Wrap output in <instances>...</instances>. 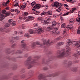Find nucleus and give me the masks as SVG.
<instances>
[{
	"label": "nucleus",
	"mask_w": 80,
	"mask_h": 80,
	"mask_svg": "<svg viewBox=\"0 0 80 80\" xmlns=\"http://www.w3.org/2000/svg\"><path fill=\"white\" fill-rule=\"evenodd\" d=\"M54 77V76H53V74H50L48 75V77Z\"/></svg>",
	"instance_id": "46"
},
{
	"label": "nucleus",
	"mask_w": 80,
	"mask_h": 80,
	"mask_svg": "<svg viewBox=\"0 0 80 80\" xmlns=\"http://www.w3.org/2000/svg\"><path fill=\"white\" fill-rule=\"evenodd\" d=\"M64 6H65V7L66 8L68 7V5H67V4H65Z\"/></svg>",
	"instance_id": "56"
},
{
	"label": "nucleus",
	"mask_w": 80,
	"mask_h": 80,
	"mask_svg": "<svg viewBox=\"0 0 80 80\" xmlns=\"http://www.w3.org/2000/svg\"><path fill=\"white\" fill-rule=\"evenodd\" d=\"M20 46H21V48H25V47H26V44L22 43L21 45Z\"/></svg>",
	"instance_id": "13"
},
{
	"label": "nucleus",
	"mask_w": 80,
	"mask_h": 80,
	"mask_svg": "<svg viewBox=\"0 0 80 80\" xmlns=\"http://www.w3.org/2000/svg\"><path fill=\"white\" fill-rule=\"evenodd\" d=\"M52 27L53 26H55L56 25V24H57V22H56L55 21H54L53 22H52Z\"/></svg>",
	"instance_id": "21"
},
{
	"label": "nucleus",
	"mask_w": 80,
	"mask_h": 80,
	"mask_svg": "<svg viewBox=\"0 0 80 80\" xmlns=\"http://www.w3.org/2000/svg\"><path fill=\"white\" fill-rule=\"evenodd\" d=\"M77 52V53L78 55H80V52L78 51Z\"/></svg>",
	"instance_id": "48"
},
{
	"label": "nucleus",
	"mask_w": 80,
	"mask_h": 80,
	"mask_svg": "<svg viewBox=\"0 0 80 80\" xmlns=\"http://www.w3.org/2000/svg\"><path fill=\"white\" fill-rule=\"evenodd\" d=\"M46 12H43V13H41V15H45V14H46Z\"/></svg>",
	"instance_id": "40"
},
{
	"label": "nucleus",
	"mask_w": 80,
	"mask_h": 80,
	"mask_svg": "<svg viewBox=\"0 0 80 80\" xmlns=\"http://www.w3.org/2000/svg\"><path fill=\"white\" fill-rule=\"evenodd\" d=\"M13 21V19H10L8 20V22L9 23H11Z\"/></svg>",
	"instance_id": "42"
},
{
	"label": "nucleus",
	"mask_w": 80,
	"mask_h": 80,
	"mask_svg": "<svg viewBox=\"0 0 80 80\" xmlns=\"http://www.w3.org/2000/svg\"><path fill=\"white\" fill-rule=\"evenodd\" d=\"M48 69V68H43V70H47Z\"/></svg>",
	"instance_id": "45"
},
{
	"label": "nucleus",
	"mask_w": 80,
	"mask_h": 80,
	"mask_svg": "<svg viewBox=\"0 0 80 80\" xmlns=\"http://www.w3.org/2000/svg\"><path fill=\"white\" fill-rule=\"evenodd\" d=\"M35 63V60H31V58L29 57L28 58V60L24 62V64L26 66L28 67V69H30L33 67L31 64L32 63Z\"/></svg>",
	"instance_id": "2"
},
{
	"label": "nucleus",
	"mask_w": 80,
	"mask_h": 80,
	"mask_svg": "<svg viewBox=\"0 0 80 80\" xmlns=\"http://www.w3.org/2000/svg\"><path fill=\"white\" fill-rule=\"evenodd\" d=\"M64 44V42H59L58 43V45H59V46H61V45H63Z\"/></svg>",
	"instance_id": "30"
},
{
	"label": "nucleus",
	"mask_w": 80,
	"mask_h": 80,
	"mask_svg": "<svg viewBox=\"0 0 80 80\" xmlns=\"http://www.w3.org/2000/svg\"><path fill=\"white\" fill-rule=\"evenodd\" d=\"M70 47H66V53L65 52V50L62 49V51H61V52L57 56V57H58V58H62L64 57H68V56L70 54Z\"/></svg>",
	"instance_id": "1"
},
{
	"label": "nucleus",
	"mask_w": 80,
	"mask_h": 80,
	"mask_svg": "<svg viewBox=\"0 0 80 80\" xmlns=\"http://www.w3.org/2000/svg\"><path fill=\"white\" fill-rule=\"evenodd\" d=\"M78 16H80V11H79L78 12Z\"/></svg>",
	"instance_id": "58"
},
{
	"label": "nucleus",
	"mask_w": 80,
	"mask_h": 80,
	"mask_svg": "<svg viewBox=\"0 0 80 80\" xmlns=\"http://www.w3.org/2000/svg\"><path fill=\"white\" fill-rule=\"evenodd\" d=\"M15 45H16V44H14L11 46V47L12 48H14Z\"/></svg>",
	"instance_id": "41"
},
{
	"label": "nucleus",
	"mask_w": 80,
	"mask_h": 80,
	"mask_svg": "<svg viewBox=\"0 0 80 80\" xmlns=\"http://www.w3.org/2000/svg\"><path fill=\"white\" fill-rule=\"evenodd\" d=\"M5 27H10V24H8V23H6Z\"/></svg>",
	"instance_id": "35"
},
{
	"label": "nucleus",
	"mask_w": 80,
	"mask_h": 80,
	"mask_svg": "<svg viewBox=\"0 0 80 80\" xmlns=\"http://www.w3.org/2000/svg\"><path fill=\"white\" fill-rule=\"evenodd\" d=\"M15 11H14V9H11V12H14Z\"/></svg>",
	"instance_id": "54"
},
{
	"label": "nucleus",
	"mask_w": 80,
	"mask_h": 80,
	"mask_svg": "<svg viewBox=\"0 0 80 80\" xmlns=\"http://www.w3.org/2000/svg\"><path fill=\"white\" fill-rule=\"evenodd\" d=\"M5 2H3L2 4V5L3 6V5H5Z\"/></svg>",
	"instance_id": "53"
},
{
	"label": "nucleus",
	"mask_w": 80,
	"mask_h": 80,
	"mask_svg": "<svg viewBox=\"0 0 80 80\" xmlns=\"http://www.w3.org/2000/svg\"><path fill=\"white\" fill-rule=\"evenodd\" d=\"M35 45H36L35 44V43H32V48H33V47H35Z\"/></svg>",
	"instance_id": "36"
},
{
	"label": "nucleus",
	"mask_w": 80,
	"mask_h": 80,
	"mask_svg": "<svg viewBox=\"0 0 80 80\" xmlns=\"http://www.w3.org/2000/svg\"><path fill=\"white\" fill-rule=\"evenodd\" d=\"M77 34H78V35H80V30H79V29H77Z\"/></svg>",
	"instance_id": "31"
},
{
	"label": "nucleus",
	"mask_w": 80,
	"mask_h": 80,
	"mask_svg": "<svg viewBox=\"0 0 80 80\" xmlns=\"http://www.w3.org/2000/svg\"><path fill=\"white\" fill-rule=\"evenodd\" d=\"M66 32H67V30H66V29H65L63 31V33H66Z\"/></svg>",
	"instance_id": "51"
},
{
	"label": "nucleus",
	"mask_w": 80,
	"mask_h": 80,
	"mask_svg": "<svg viewBox=\"0 0 80 80\" xmlns=\"http://www.w3.org/2000/svg\"><path fill=\"white\" fill-rule=\"evenodd\" d=\"M68 13H69V12H67L66 13H64L62 15V16H65V15H68Z\"/></svg>",
	"instance_id": "37"
},
{
	"label": "nucleus",
	"mask_w": 80,
	"mask_h": 80,
	"mask_svg": "<svg viewBox=\"0 0 80 80\" xmlns=\"http://www.w3.org/2000/svg\"><path fill=\"white\" fill-rule=\"evenodd\" d=\"M60 18H61V20H63V18L62 16L60 17Z\"/></svg>",
	"instance_id": "49"
},
{
	"label": "nucleus",
	"mask_w": 80,
	"mask_h": 80,
	"mask_svg": "<svg viewBox=\"0 0 80 80\" xmlns=\"http://www.w3.org/2000/svg\"><path fill=\"white\" fill-rule=\"evenodd\" d=\"M12 38L13 40H19V38L17 36L13 37Z\"/></svg>",
	"instance_id": "18"
},
{
	"label": "nucleus",
	"mask_w": 80,
	"mask_h": 80,
	"mask_svg": "<svg viewBox=\"0 0 80 80\" xmlns=\"http://www.w3.org/2000/svg\"><path fill=\"white\" fill-rule=\"evenodd\" d=\"M46 18L47 19V23H49V22H47V21H49V20H50V17H48Z\"/></svg>",
	"instance_id": "23"
},
{
	"label": "nucleus",
	"mask_w": 80,
	"mask_h": 80,
	"mask_svg": "<svg viewBox=\"0 0 80 80\" xmlns=\"http://www.w3.org/2000/svg\"><path fill=\"white\" fill-rule=\"evenodd\" d=\"M61 39H62V37H59L56 38V40L58 41V40H61Z\"/></svg>",
	"instance_id": "24"
},
{
	"label": "nucleus",
	"mask_w": 80,
	"mask_h": 80,
	"mask_svg": "<svg viewBox=\"0 0 80 80\" xmlns=\"http://www.w3.org/2000/svg\"><path fill=\"white\" fill-rule=\"evenodd\" d=\"M16 54H20L21 53H22V51H20V50H18L17 51V52H16Z\"/></svg>",
	"instance_id": "12"
},
{
	"label": "nucleus",
	"mask_w": 80,
	"mask_h": 80,
	"mask_svg": "<svg viewBox=\"0 0 80 80\" xmlns=\"http://www.w3.org/2000/svg\"><path fill=\"white\" fill-rule=\"evenodd\" d=\"M9 2H10V1H9V0H8L6 2L4 6L6 7L7 5V4H8V3H9Z\"/></svg>",
	"instance_id": "25"
},
{
	"label": "nucleus",
	"mask_w": 80,
	"mask_h": 80,
	"mask_svg": "<svg viewBox=\"0 0 80 80\" xmlns=\"http://www.w3.org/2000/svg\"><path fill=\"white\" fill-rule=\"evenodd\" d=\"M17 21L18 22H20V20H19V19H18V20H17Z\"/></svg>",
	"instance_id": "60"
},
{
	"label": "nucleus",
	"mask_w": 80,
	"mask_h": 80,
	"mask_svg": "<svg viewBox=\"0 0 80 80\" xmlns=\"http://www.w3.org/2000/svg\"><path fill=\"white\" fill-rule=\"evenodd\" d=\"M52 6V7H55L57 8H56V11L57 12H60V11H59V10L61 11V7H62V4L61 3H58V2H55L54 3V5L53 4Z\"/></svg>",
	"instance_id": "5"
},
{
	"label": "nucleus",
	"mask_w": 80,
	"mask_h": 80,
	"mask_svg": "<svg viewBox=\"0 0 80 80\" xmlns=\"http://www.w3.org/2000/svg\"><path fill=\"white\" fill-rule=\"evenodd\" d=\"M14 7H18V2L15 4L14 5Z\"/></svg>",
	"instance_id": "43"
},
{
	"label": "nucleus",
	"mask_w": 80,
	"mask_h": 80,
	"mask_svg": "<svg viewBox=\"0 0 80 80\" xmlns=\"http://www.w3.org/2000/svg\"><path fill=\"white\" fill-rule=\"evenodd\" d=\"M26 6H27V5H26V4L24 3L22 5V6H21L20 7V9H24V8H25V7H26Z\"/></svg>",
	"instance_id": "10"
},
{
	"label": "nucleus",
	"mask_w": 80,
	"mask_h": 80,
	"mask_svg": "<svg viewBox=\"0 0 80 80\" xmlns=\"http://www.w3.org/2000/svg\"><path fill=\"white\" fill-rule=\"evenodd\" d=\"M14 33L15 34H17V31H16L14 32Z\"/></svg>",
	"instance_id": "63"
},
{
	"label": "nucleus",
	"mask_w": 80,
	"mask_h": 80,
	"mask_svg": "<svg viewBox=\"0 0 80 80\" xmlns=\"http://www.w3.org/2000/svg\"><path fill=\"white\" fill-rule=\"evenodd\" d=\"M43 32V29L41 28H38L34 31L32 29H30L28 32L30 34H33V33L40 34Z\"/></svg>",
	"instance_id": "4"
},
{
	"label": "nucleus",
	"mask_w": 80,
	"mask_h": 80,
	"mask_svg": "<svg viewBox=\"0 0 80 80\" xmlns=\"http://www.w3.org/2000/svg\"><path fill=\"white\" fill-rule=\"evenodd\" d=\"M53 28V27L52 26H49L47 28V30L50 31V30H52V29Z\"/></svg>",
	"instance_id": "8"
},
{
	"label": "nucleus",
	"mask_w": 80,
	"mask_h": 80,
	"mask_svg": "<svg viewBox=\"0 0 80 80\" xmlns=\"http://www.w3.org/2000/svg\"><path fill=\"white\" fill-rule=\"evenodd\" d=\"M28 18L29 20H33V19H34V18H33V17L30 16H28Z\"/></svg>",
	"instance_id": "20"
},
{
	"label": "nucleus",
	"mask_w": 80,
	"mask_h": 80,
	"mask_svg": "<svg viewBox=\"0 0 80 80\" xmlns=\"http://www.w3.org/2000/svg\"><path fill=\"white\" fill-rule=\"evenodd\" d=\"M15 12H16V13H20V11L17 9H15Z\"/></svg>",
	"instance_id": "28"
},
{
	"label": "nucleus",
	"mask_w": 80,
	"mask_h": 80,
	"mask_svg": "<svg viewBox=\"0 0 80 80\" xmlns=\"http://www.w3.org/2000/svg\"><path fill=\"white\" fill-rule=\"evenodd\" d=\"M61 28H65L66 27V24L65 23L62 24L61 26Z\"/></svg>",
	"instance_id": "19"
},
{
	"label": "nucleus",
	"mask_w": 80,
	"mask_h": 80,
	"mask_svg": "<svg viewBox=\"0 0 80 80\" xmlns=\"http://www.w3.org/2000/svg\"><path fill=\"white\" fill-rule=\"evenodd\" d=\"M58 28H56L55 29V31H54V33L55 34H57V35H58V34H59L60 32H58Z\"/></svg>",
	"instance_id": "9"
},
{
	"label": "nucleus",
	"mask_w": 80,
	"mask_h": 80,
	"mask_svg": "<svg viewBox=\"0 0 80 80\" xmlns=\"http://www.w3.org/2000/svg\"><path fill=\"white\" fill-rule=\"evenodd\" d=\"M2 13L4 14L5 15L0 13V21H2V20L4 19L5 17L9 16L10 14V12H9V13H8L5 10H2Z\"/></svg>",
	"instance_id": "3"
},
{
	"label": "nucleus",
	"mask_w": 80,
	"mask_h": 80,
	"mask_svg": "<svg viewBox=\"0 0 80 80\" xmlns=\"http://www.w3.org/2000/svg\"><path fill=\"white\" fill-rule=\"evenodd\" d=\"M72 62H70V61L68 62V65H72Z\"/></svg>",
	"instance_id": "38"
},
{
	"label": "nucleus",
	"mask_w": 80,
	"mask_h": 80,
	"mask_svg": "<svg viewBox=\"0 0 80 80\" xmlns=\"http://www.w3.org/2000/svg\"><path fill=\"white\" fill-rule=\"evenodd\" d=\"M76 70H77V69L75 68H74L73 69V71H76Z\"/></svg>",
	"instance_id": "61"
},
{
	"label": "nucleus",
	"mask_w": 80,
	"mask_h": 80,
	"mask_svg": "<svg viewBox=\"0 0 80 80\" xmlns=\"http://www.w3.org/2000/svg\"><path fill=\"white\" fill-rule=\"evenodd\" d=\"M24 37H27V38H30V37H31V36L29 35V34L28 33H26L24 35Z\"/></svg>",
	"instance_id": "11"
},
{
	"label": "nucleus",
	"mask_w": 80,
	"mask_h": 80,
	"mask_svg": "<svg viewBox=\"0 0 80 80\" xmlns=\"http://www.w3.org/2000/svg\"><path fill=\"white\" fill-rule=\"evenodd\" d=\"M42 23H43V25H45V23H47V21H45V20H42L41 21Z\"/></svg>",
	"instance_id": "15"
},
{
	"label": "nucleus",
	"mask_w": 80,
	"mask_h": 80,
	"mask_svg": "<svg viewBox=\"0 0 80 80\" xmlns=\"http://www.w3.org/2000/svg\"><path fill=\"white\" fill-rule=\"evenodd\" d=\"M76 21L78 22H80V16H78V18L76 19Z\"/></svg>",
	"instance_id": "17"
},
{
	"label": "nucleus",
	"mask_w": 80,
	"mask_h": 80,
	"mask_svg": "<svg viewBox=\"0 0 80 80\" xmlns=\"http://www.w3.org/2000/svg\"><path fill=\"white\" fill-rule=\"evenodd\" d=\"M12 26H15L16 25V22H13L12 23Z\"/></svg>",
	"instance_id": "26"
},
{
	"label": "nucleus",
	"mask_w": 80,
	"mask_h": 80,
	"mask_svg": "<svg viewBox=\"0 0 80 80\" xmlns=\"http://www.w3.org/2000/svg\"><path fill=\"white\" fill-rule=\"evenodd\" d=\"M47 43V42H46V41H44V42L43 43V45H45V43Z\"/></svg>",
	"instance_id": "57"
},
{
	"label": "nucleus",
	"mask_w": 80,
	"mask_h": 80,
	"mask_svg": "<svg viewBox=\"0 0 80 80\" xmlns=\"http://www.w3.org/2000/svg\"><path fill=\"white\" fill-rule=\"evenodd\" d=\"M24 41H25L24 40H22L21 41V43H24Z\"/></svg>",
	"instance_id": "62"
},
{
	"label": "nucleus",
	"mask_w": 80,
	"mask_h": 80,
	"mask_svg": "<svg viewBox=\"0 0 80 80\" xmlns=\"http://www.w3.org/2000/svg\"><path fill=\"white\" fill-rule=\"evenodd\" d=\"M5 9H6V10H8V9H9V7H7L5 8Z\"/></svg>",
	"instance_id": "59"
},
{
	"label": "nucleus",
	"mask_w": 80,
	"mask_h": 80,
	"mask_svg": "<svg viewBox=\"0 0 80 80\" xmlns=\"http://www.w3.org/2000/svg\"><path fill=\"white\" fill-rule=\"evenodd\" d=\"M34 27H37V26H38V23L34 24Z\"/></svg>",
	"instance_id": "50"
},
{
	"label": "nucleus",
	"mask_w": 80,
	"mask_h": 80,
	"mask_svg": "<svg viewBox=\"0 0 80 80\" xmlns=\"http://www.w3.org/2000/svg\"><path fill=\"white\" fill-rule=\"evenodd\" d=\"M5 31L6 32V33H8L9 32V30H8V29H6V30H5Z\"/></svg>",
	"instance_id": "52"
},
{
	"label": "nucleus",
	"mask_w": 80,
	"mask_h": 80,
	"mask_svg": "<svg viewBox=\"0 0 80 80\" xmlns=\"http://www.w3.org/2000/svg\"><path fill=\"white\" fill-rule=\"evenodd\" d=\"M66 1L67 2H69L71 3H73L74 2H75V1L74 0H66Z\"/></svg>",
	"instance_id": "14"
},
{
	"label": "nucleus",
	"mask_w": 80,
	"mask_h": 80,
	"mask_svg": "<svg viewBox=\"0 0 80 80\" xmlns=\"http://www.w3.org/2000/svg\"><path fill=\"white\" fill-rule=\"evenodd\" d=\"M43 78L42 75H40L38 77V79L39 80H41V79H42Z\"/></svg>",
	"instance_id": "22"
},
{
	"label": "nucleus",
	"mask_w": 80,
	"mask_h": 80,
	"mask_svg": "<svg viewBox=\"0 0 80 80\" xmlns=\"http://www.w3.org/2000/svg\"><path fill=\"white\" fill-rule=\"evenodd\" d=\"M34 5H35L34 6ZM31 6L32 7H33V8L32 9V10L33 12H35L36 10V9H39L41 7V5L39 4L36 5V2H33L31 3Z\"/></svg>",
	"instance_id": "6"
},
{
	"label": "nucleus",
	"mask_w": 80,
	"mask_h": 80,
	"mask_svg": "<svg viewBox=\"0 0 80 80\" xmlns=\"http://www.w3.org/2000/svg\"><path fill=\"white\" fill-rule=\"evenodd\" d=\"M28 12H25L24 13V15L27 16V15H28Z\"/></svg>",
	"instance_id": "44"
},
{
	"label": "nucleus",
	"mask_w": 80,
	"mask_h": 80,
	"mask_svg": "<svg viewBox=\"0 0 80 80\" xmlns=\"http://www.w3.org/2000/svg\"><path fill=\"white\" fill-rule=\"evenodd\" d=\"M36 13V15H38L39 13H40V12H38V11H36L35 12Z\"/></svg>",
	"instance_id": "47"
},
{
	"label": "nucleus",
	"mask_w": 80,
	"mask_h": 80,
	"mask_svg": "<svg viewBox=\"0 0 80 80\" xmlns=\"http://www.w3.org/2000/svg\"><path fill=\"white\" fill-rule=\"evenodd\" d=\"M76 10V8H72V12H71V13H73V12H74V11H75V10Z\"/></svg>",
	"instance_id": "34"
},
{
	"label": "nucleus",
	"mask_w": 80,
	"mask_h": 80,
	"mask_svg": "<svg viewBox=\"0 0 80 80\" xmlns=\"http://www.w3.org/2000/svg\"><path fill=\"white\" fill-rule=\"evenodd\" d=\"M27 18V17H24L23 18V19L24 20H26V19Z\"/></svg>",
	"instance_id": "64"
},
{
	"label": "nucleus",
	"mask_w": 80,
	"mask_h": 80,
	"mask_svg": "<svg viewBox=\"0 0 80 80\" xmlns=\"http://www.w3.org/2000/svg\"><path fill=\"white\" fill-rule=\"evenodd\" d=\"M47 15H52V12H51V11H49L47 12Z\"/></svg>",
	"instance_id": "27"
},
{
	"label": "nucleus",
	"mask_w": 80,
	"mask_h": 80,
	"mask_svg": "<svg viewBox=\"0 0 80 80\" xmlns=\"http://www.w3.org/2000/svg\"><path fill=\"white\" fill-rule=\"evenodd\" d=\"M26 77V75L24 74H22L21 75V78H25Z\"/></svg>",
	"instance_id": "16"
},
{
	"label": "nucleus",
	"mask_w": 80,
	"mask_h": 80,
	"mask_svg": "<svg viewBox=\"0 0 80 80\" xmlns=\"http://www.w3.org/2000/svg\"><path fill=\"white\" fill-rule=\"evenodd\" d=\"M69 23L71 25H73L74 23V22H75V20L74 18H72L69 21Z\"/></svg>",
	"instance_id": "7"
},
{
	"label": "nucleus",
	"mask_w": 80,
	"mask_h": 80,
	"mask_svg": "<svg viewBox=\"0 0 80 80\" xmlns=\"http://www.w3.org/2000/svg\"><path fill=\"white\" fill-rule=\"evenodd\" d=\"M42 18L40 17L38 18L37 19L38 21L39 22H40V21H42Z\"/></svg>",
	"instance_id": "32"
},
{
	"label": "nucleus",
	"mask_w": 80,
	"mask_h": 80,
	"mask_svg": "<svg viewBox=\"0 0 80 80\" xmlns=\"http://www.w3.org/2000/svg\"><path fill=\"white\" fill-rule=\"evenodd\" d=\"M73 28V26L70 25L69 29L70 30H72Z\"/></svg>",
	"instance_id": "33"
},
{
	"label": "nucleus",
	"mask_w": 80,
	"mask_h": 80,
	"mask_svg": "<svg viewBox=\"0 0 80 80\" xmlns=\"http://www.w3.org/2000/svg\"><path fill=\"white\" fill-rule=\"evenodd\" d=\"M44 7L45 8H46V9H47V8H48V7L47 6H45Z\"/></svg>",
	"instance_id": "55"
},
{
	"label": "nucleus",
	"mask_w": 80,
	"mask_h": 80,
	"mask_svg": "<svg viewBox=\"0 0 80 80\" xmlns=\"http://www.w3.org/2000/svg\"><path fill=\"white\" fill-rule=\"evenodd\" d=\"M70 29V25H68L67 27L66 28V30H69Z\"/></svg>",
	"instance_id": "29"
},
{
	"label": "nucleus",
	"mask_w": 80,
	"mask_h": 80,
	"mask_svg": "<svg viewBox=\"0 0 80 80\" xmlns=\"http://www.w3.org/2000/svg\"><path fill=\"white\" fill-rule=\"evenodd\" d=\"M29 73H31V74L34 73V72H33V71L31 70L29 72Z\"/></svg>",
	"instance_id": "39"
}]
</instances>
